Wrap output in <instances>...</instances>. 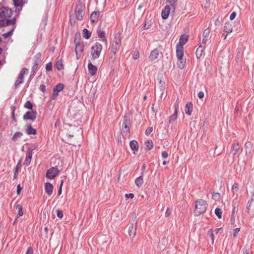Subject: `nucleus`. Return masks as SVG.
<instances>
[{
    "mask_svg": "<svg viewBox=\"0 0 254 254\" xmlns=\"http://www.w3.org/2000/svg\"><path fill=\"white\" fill-rule=\"evenodd\" d=\"M28 69L27 68L24 67L21 70L19 75L17 77L14 84L15 87L16 88H17L19 86V85H20L23 82L24 75L25 73H28Z\"/></svg>",
    "mask_w": 254,
    "mask_h": 254,
    "instance_id": "nucleus-6",
    "label": "nucleus"
},
{
    "mask_svg": "<svg viewBox=\"0 0 254 254\" xmlns=\"http://www.w3.org/2000/svg\"><path fill=\"white\" fill-rule=\"evenodd\" d=\"M252 145L249 141L247 142L245 144L246 154H250L251 152Z\"/></svg>",
    "mask_w": 254,
    "mask_h": 254,
    "instance_id": "nucleus-29",
    "label": "nucleus"
},
{
    "mask_svg": "<svg viewBox=\"0 0 254 254\" xmlns=\"http://www.w3.org/2000/svg\"><path fill=\"white\" fill-rule=\"evenodd\" d=\"M25 3V0H13V3L16 7L23 6Z\"/></svg>",
    "mask_w": 254,
    "mask_h": 254,
    "instance_id": "nucleus-30",
    "label": "nucleus"
},
{
    "mask_svg": "<svg viewBox=\"0 0 254 254\" xmlns=\"http://www.w3.org/2000/svg\"><path fill=\"white\" fill-rule=\"evenodd\" d=\"M16 209L18 210V216H21L23 215L22 207L19 204H17L15 206Z\"/></svg>",
    "mask_w": 254,
    "mask_h": 254,
    "instance_id": "nucleus-36",
    "label": "nucleus"
},
{
    "mask_svg": "<svg viewBox=\"0 0 254 254\" xmlns=\"http://www.w3.org/2000/svg\"><path fill=\"white\" fill-rule=\"evenodd\" d=\"M45 189L46 192L49 195H51L53 191V186L52 184L50 183H46L45 184Z\"/></svg>",
    "mask_w": 254,
    "mask_h": 254,
    "instance_id": "nucleus-18",
    "label": "nucleus"
},
{
    "mask_svg": "<svg viewBox=\"0 0 254 254\" xmlns=\"http://www.w3.org/2000/svg\"><path fill=\"white\" fill-rule=\"evenodd\" d=\"M137 222L135 219L132 220L128 225L127 233L130 238H133L136 234Z\"/></svg>",
    "mask_w": 254,
    "mask_h": 254,
    "instance_id": "nucleus-5",
    "label": "nucleus"
},
{
    "mask_svg": "<svg viewBox=\"0 0 254 254\" xmlns=\"http://www.w3.org/2000/svg\"><path fill=\"white\" fill-rule=\"evenodd\" d=\"M32 151L33 149L31 148H28L27 151L26 158L24 162V165L26 166H29L31 162L32 156Z\"/></svg>",
    "mask_w": 254,
    "mask_h": 254,
    "instance_id": "nucleus-14",
    "label": "nucleus"
},
{
    "mask_svg": "<svg viewBox=\"0 0 254 254\" xmlns=\"http://www.w3.org/2000/svg\"><path fill=\"white\" fill-rule=\"evenodd\" d=\"M33 249H32L31 247H29V248L28 249V250L26 252V254H33Z\"/></svg>",
    "mask_w": 254,
    "mask_h": 254,
    "instance_id": "nucleus-61",
    "label": "nucleus"
},
{
    "mask_svg": "<svg viewBox=\"0 0 254 254\" xmlns=\"http://www.w3.org/2000/svg\"><path fill=\"white\" fill-rule=\"evenodd\" d=\"M192 110V104L191 102L188 103L185 108V112L187 115H190Z\"/></svg>",
    "mask_w": 254,
    "mask_h": 254,
    "instance_id": "nucleus-23",
    "label": "nucleus"
},
{
    "mask_svg": "<svg viewBox=\"0 0 254 254\" xmlns=\"http://www.w3.org/2000/svg\"><path fill=\"white\" fill-rule=\"evenodd\" d=\"M207 202L202 199H199L195 201L194 215L198 216L203 213L207 207Z\"/></svg>",
    "mask_w": 254,
    "mask_h": 254,
    "instance_id": "nucleus-2",
    "label": "nucleus"
},
{
    "mask_svg": "<svg viewBox=\"0 0 254 254\" xmlns=\"http://www.w3.org/2000/svg\"><path fill=\"white\" fill-rule=\"evenodd\" d=\"M56 213L57 216L60 218H62L63 217V212L61 210H60L59 209L56 210Z\"/></svg>",
    "mask_w": 254,
    "mask_h": 254,
    "instance_id": "nucleus-47",
    "label": "nucleus"
},
{
    "mask_svg": "<svg viewBox=\"0 0 254 254\" xmlns=\"http://www.w3.org/2000/svg\"><path fill=\"white\" fill-rule=\"evenodd\" d=\"M130 146L131 149L134 151V153L138 149V144L135 140H132L130 142Z\"/></svg>",
    "mask_w": 254,
    "mask_h": 254,
    "instance_id": "nucleus-27",
    "label": "nucleus"
},
{
    "mask_svg": "<svg viewBox=\"0 0 254 254\" xmlns=\"http://www.w3.org/2000/svg\"><path fill=\"white\" fill-rule=\"evenodd\" d=\"M75 52L76 54V55H78V53H82L84 51V44L80 43H77L75 44Z\"/></svg>",
    "mask_w": 254,
    "mask_h": 254,
    "instance_id": "nucleus-20",
    "label": "nucleus"
},
{
    "mask_svg": "<svg viewBox=\"0 0 254 254\" xmlns=\"http://www.w3.org/2000/svg\"><path fill=\"white\" fill-rule=\"evenodd\" d=\"M41 55L40 53H37L34 57L33 65L32 68V71L34 72L37 69V66L41 61Z\"/></svg>",
    "mask_w": 254,
    "mask_h": 254,
    "instance_id": "nucleus-10",
    "label": "nucleus"
},
{
    "mask_svg": "<svg viewBox=\"0 0 254 254\" xmlns=\"http://www.w3.org/2000/svg\"><path fill=\"white\" fill-rule=\"evenodd\" d=\"M97 33L99 37L101 38L103 41L107 42V39L105 37V33L103 31L98 30L97 31Z\"/></svg>",
    "mask_w": 254,
    "mask_h": 254,
    "instance_id": "nucleus-33",
    "label": "nucleus"
},
{
    "mask_svg": "<svg viewBox=\"0 0 254 254\" xmlns=\"http://www.w3.org/2000/svg\"><path fill=\"white\" fill-rule=\"evenodd\" d=\"M243 254H249V250L248 248H245L242 250Z\"/></svg>",
    "mask_w": 254,
    "mask_h": 254,
    "instance_id": "nucleus-57",
    "label": "nucleus"
},
{
    "mask_svg": "<svg viewBox=\"0 0 254 254\" xmlns=\"http://www.w3.org/2000/svg\"><path fill=\"white\" fill-rule=\"evenodd\" d=\"M12 25V27L11 29L9 32H7V33H5L2 34V36L4 37V38L6 39L12 35V32L15 28V26L14 25V24Z\"/></svg>",
    "mask_w": 254,
    "mask_h": 254,
    "instance_id": "nucleus-31",
    "label": "nucleus"
},
{
    "mask_svg": "<svg viewBox=\"0 0 254 254\" xmlns=\"http://www.w3.org/2000/svg\"><path fill=\"white\" fill-rule=\"evenodd\" d=\"M177 57L178 60H182L184 56V47L176 46Z\"/></svg>",
    "mask_w": 254,
    "mask_h": 254,
    "instance_id": "nucleus-17",
    "label": "nucleus"
},
{
    "mask_svg": "<svg viewBox=\"0 0 254 254\" xmlns=\"http://www.w3.org/2000/svg\"><path fill=\"white\" fill-rule=\"evenodd\" d=\"M88 69L89 74L91 76H94L96 75L97 71V67L94 65L92 64L91 63L88 64Z\"/></svg>",
    "mask_w": 254,
    "mask_h": 254,
    "instance_id": "nucleus-15",
    "label": "nucleus"
},
{
    "mask_svg": "<svg viewBox=\"0 0 254 254\" xmlns=\"http://www.w3.org/2000/svg\"><path fill=\"white\" fill-rule=\"evenodd\" d=\"M205 47H203L202 46H199V47L196 50V56L197 58L199 59L202 54L203 52Z\"/></svg>",
    "mask_w": 254,
    "mask_h": 254,
    "instance_id": "nucleus-28",
    "label": "nucleus"
},
{
    "mask_svg": "<svg viewBox=\"0 0 254 254\" xmlns=\"http://www.w3.org/2000/svg\"><path fill=\"white\" fill-rule=\"evenodd\" d=\"M121 43V39L119 34H115L111 46V52L114 54V60H115L116 54L119 51Z\"/></svg>",
    "mask_w": 254,
    "mask_h": 254,
    "instance_id": "nucleus-3",
    "label": "nucleus"
},
{
    "mask_svg": "<svg viewBox=\"0 0 254 254\" xmlns=\"http://www.w3.org/2000/svg\"><path fill=\"white\" fill-rule=\"evenodd\" d=\"M207 235L208 237H211V238H213L214 237V233L212 230H209L207 232Z\"/></svg>",
    "mask_w": 254,
    "mask_h": 254,
    "instance_id": "nucleus-52",
    "label": "nucleus"
},
{
    "mask_svg": "<svg viewBox=\"0 0 254 254\" xmlns=\"http://www.w3.org/2000/svg\"><path fill=\"white\" fill-rule=\"evenodd\" d=\"M76 16L78 20H81L83 18L84 15V11H83L81 5H78L75 8Z\"/></svg>",
    "mask_w": 254,
    "mask_h": 254,
    "instance_id": "nucleus-13",
    "label": "nucleus"
},
{
    "mask_svg": "<svg viewBox=\"0 0 254 254\" xmlns=\"http://www.w3.org/2000/svg\"><path fill=\"white\" fill-rule=\"evenodd\" d=\"M12 15L11 9L3 7L0 9V27L15 24V18H10Z\"/></svg>",
    "mask_w": 254,
    "mask_h": 254,
    "instance_id": "nucleus-1",
    "label": "nucleus"
},
{
    "mask_svg": "<svg viewBox=\"0 0 254 254\" xmlns=\"http://www.w3.org/2000/svg\"><path fill=\"white\" fill-rule=\"evenodd\" d=\"M139 53L138 52H134L132 55V57L134 59L136 60L139 58Z\"/></svg>",
    "mask_w": 254,
    "mask_h": 254,
    "instance_id": "nucleus-58",
    "label": "nucleus"
},
{
    "mask_svg": "<svg viewBox=\"0 0 254 254\" xmlns=\"http://www.w3.org/2000/svg\"><path fill=\"white\" fill-rule=\"evenodd\" d=\"M91 32H90L87 29L83 30V36L86 39H88L91 36Z\"/></svg>",
    "mask_w": 254,
    "mask_h": 254,
    "instance_id": "nucleus-35",
    "label": "nucleus"
},
{
    "mask_svg": "<svg viewBox=\"0 0 254 254\" xmlns=\"http://www.w3.org/2000/svg\"><path fill=\"white\" fill-rule=\"evenodd\" d=\"M215 213L219 218L222 217V210L219 208H216L215 210Z\"/></svg>",
    "mask_w": 254,
    "mask_h": 254,
    "instance_id": "nucleus-42",
    "label": "nucleus"
},
{
    "mask_svg": "<svg viewBox=\"0 0 254 254\" xmlns=\"http://www.w3.org/2000/svg\"><path fill=\"white\" fill-rule=\"evenodd\" d=\"M175 111L173 114L170 116L169 123L170 124H173L176 121L178 116V110L179 108V104L177 101L174 104Z\"/></svg>",
    "mask_w": 254,
    "mask_h": 254,
    "instance_id": "nucleus-11",
    "label": "nucleus"
},
{
    "mask_svg": "<svg viewBox=\"0 0 254 254\" xmlns=\"http://www.w3.org/2000/svg\"><path fill=\"white\" fill-rule=\"evenodd\" d=\"M63 183H64V181L62 180L61 182V185L60 186V187H59V190H58V194L59 195H61V194L62 193V186H63Z\"/></svg>",
    "mask_w": 254,
    "mask_h": 254,
    "instance_id": "nucleus-53",
    "label": "nucleus"
},
{
    "mask_svg": "<svg viewBox=\"0 0 254 254\" xmlns=\"http://www.w3.org/2000/svg\"><path fill=\"white\" fill-rule=\"evenodd\" d=\"M239 188V185L237 183H235L232 186V190L234 193H235V192H237Z\"/></svg>",
    "mask_w": 254,
    "mask_h": 254,
    "instance_id": "nucleus-45",
    "label": "nucleus"
},
{
    "mask_svg": "<svg viewBox=\"0 0 254 254\" xmlns=\"http://www.w3.org/2000/svg\"><path fill=\"white\" fill-rule=\"evenodd\" d=\"M26 132L28 134L35 135L36 133V130L33 128L31 125H27L26 128Z\"/></svg>",
    "mask_w": 254,
    "mask_h": 254,
    "instance_id": "nucleus-25",
    "label": "nucleus"
},
{
    "mask_svg": "<svg viewBox=\"0 0 254 254\" xmlns=\"http://www.w3.org/2000/svg\"><path fill=\"white\" fill-rule=\"evenodd\" d=\"M59 171L57 167H52L47 170L46 177L49 179H53L58 175Z\"/></svg>",
    "mask_w": 254,
    "mask_h": 254,
    "instance_id": "nucleus-8",
    "label": "nucleus"
},
{
    "mask_svg": "<svg viewBox=\"0 0 254 254\" xmlns=\"http://www.w3.org/2000/svg\"><path fill=\"white\" fill-rule=\"evenodd\" d=\"M134 196V195L133 193H128V194H126V197L127 198H133Z\"/></svg>",
    "mask_w": 254,
    "mask_h": 254,
    "instance_id": "nucleus-59",
    "label": "nucleus"
},
{
    "mask_svg": "<svg viewBox=\"0 0 254 254\" xmlns=\"http://www.w3.org/2000/svg\"><path fill=\"white\" fill-rule=\"evenodd\" d=\"M235 208H234L233 209V211H232L231 218V220L233 222L235 221Z\"/></svg>",
    "mask_w": 254,
    "mask_h": 254,
    "instance_id": "nucleus-54",
    "label": "nucleus"
},
{
    "mask_svg": "<svg viewBox=\"0 0 254 254\" xmlns=\"http://www.w3.org/2000/svg\"><path fill=\"white\" fill-rule=\"evenodd\" d=\"M129 118L128 117L125 116L124 118L123 122V130L125 135L127 136L130 135V131L128 127V125L129 124Z\"/></svg>",
    "mask_w": 254,
    "mask_h": 254,
    "instance_id": "nucleus-7",
    "label": "nucleus"
},
{
    "mask_svg": "<svg viewBox=\"0 0 254 254\" xmlns=\"http://www.w3.org/2000/svg\"><path fill=\"white\" fill-rule=\"evenodd\" d=\"M143 183V180L142 176H141L138 178H137L135 180V184L138 187H140L141 186Z\"/></svg>",
    "mask_w": 254,
    "mask_h": 254,
    "instance_id": "nucleus-32",
    "label": "nucleus"
},
{
    "mask_svg": "<svg viewBox=\"0 0 254 254\" xmlns=\"http://www.w3.org/2000/svg\"><path fill=\"white\" fill-rule=\"evenodd\" d=\"M171 213V211L170 210L169 208H168L165 212V216L166 217H168L170 215Z\"/></svg>",
    "mask_w": 254,
    "mask_h": 254,
    "instance_id": "nucleus-56",
    "label": "nucleus"
},
{
    "mask_svg": "<svg viewBox=\"0 0 254 254\" xmlns=\"http://www.w3.org/2000/svg\"><path fill=\"white\" fill-rule=\"evenodd\" d=\"M102 50V45L96 42L92 47L91 50V55L92 59L93 60L99 58L100 53Z\"/></svg>",
    "mask_w": 254,
    "mask_h": 254,
    "instance_id": "nucleus-4",
    "label": "nucleus"
},
{
    "mask_svg": "<svg viewBox=\"0 0 254 254\" xmlns=\"http://www.w3.org/2000/svg\"><path fill=\"white\" fill-rule=\"evenodd\" d=\"M198 97L199 98H202L204 97V93L202 91H199L198 93Z\"/></svg>",
    "mask_w": 254,
    "mask_h": 254,
    "instance_id": "nucleus-64",
    "label": "nucleus"
},
{
    "mask_svg": "<svg viewBox=\"0 0 254 254\" xmlns=\"http://www.w3.org/2000/svg\"><path fill=\"white\" fill-rule=\"evenodd\" d=\"M64 88V86L62 83L58 84L54 87L53 92V98L55 99L58 95L59 92L62 91Z\"/></svg>",
    "mask_w": 254,
    "mask_h": 254,
    "instance_id": "nucleus-12",
    "label": "nucleus"
},
{
    "mask_svg": "<svg viewBox=\"0 0 254 254\" xmlns=\"http://www.w3.org/2000/svg\"><path fill=\"white\" fill-rule=\"evenodd\" d=\"M208 38H205V37H203L202 42L200 44V46H202L203 47H205L206 46V42L208 41Z\"/></svg>",
    "mask_w": 254,
    "mask_h": 254,
    "instance_id": "nucleus-46",
    "label": "nucleus"
},
{
    "mask_svg": "<svg viewBox=\"0 0 254 254\" xmlns=\"http://www.w3.org/2000/svg\"><path fill=\"white\" fill-rule=\"evenodd\" d=\"M170 12V7L169 5H166L162 11V18L163 19H166L168 18Z\"/></svg>",
    "mask_w": 254,
    "mask_h": 254,
    "instance_id": "nucleus-16",
    "label": "nucleus"
},
{
    "mask_svg": "<svg viewBox=\"0 0 254 254\" xmlns=\"http://www.w3.org/2000/svg\"><path fill=\"white\" fill-rule=\"evenodd\" d=\"M15 110V108L14 107H13L12 108V120H13L14 122H15V121H16V119H15V115H14Z\"/></svg>",
    "mask_w": 254,
    "mask_h": 254,
    "instance_id": "nucleus-55",
    "label": "nucleus"
},
{
    "mask_svg": "<svg viewBox=\"0 0 254 254\" xmlns=\"http://www.w3.org/2000/svg\"><path fill=\"white\" fill-rule=\"evenodd\" d=\"M39 89L43 93H45L46 92V86L45 85L42 84V85H40Z\"/></svg>",
    "mask_w": 254,
    "mask_h": 254,
    "instance_id": "nucleus-51",
    "label": "nucleus"
},
{
    "mask_svg": "<svg viewBox=\"0 0 254 254\" xmlns=\"http://www.w3.org/2000/svg\"><path fill=\"white\" fill-rule=\"evenodd\" d=\"M254 201V194H253L251 197V199L249 200L248 201V205H247V209L248 210V211H249L250 209V207H251V205H252V202Z\"/></svg>",
    "mask_w": 254,
    "mask_h": 254,
    "instance_id": "nucleus-40",
    "label": "nucleus"
},
{
    "mask_svg": "<svg viewBox=\"0 0 254 254\" xmlns=\"http://www.w3.org/2000/svg\"><path fill=\"white\" fill-rule=\"evenodd\" d=\"M233 26L230 22H226L224 27V31L227 34L231 33L233 31Z\"/></svg>",
    "mask_w": 254,
    "mask_h": 254,
    "instance_id": "nucleus-22",
    "label": "nucleus"
},
{
    "mask_svg": "<svg viewBox=\"0 0 254 254\" xmlns=\"http://www.w3.org/2000/svg\"><path fill=\"white\" fill-rule=\"evenodd\" d=\"M240 228H236L234 229V237H236L237 236V234L240 232Z\"/></svg>",
    "mask_w": 254,
    "mask_h": 254,
    "instance_id": "nucleus-62",
    "label": "nucleus"
},
{
    "mask_svg": "<svg viewBox=\"0 0 254 254\" xmlns=\"http://www.w3.org/2000/svg\"><path fill=\"white\" fill-rule=\"evenodd\" d=\"M22 135L23 134L21 132H16L14 134L12 137V140L14 141H16L17 140V138L21 137Z\"/></svg>",
    "mask_w": 254,
    "mask_h": 254,
    "instance_id": "nucleus-39",
    "label": "nucleus"
},
{
    "mask_svg": "<svg viewBox=\"0 0 254 254\" xmlns=\"http://www.w3.org/2000/svg\"><path fill=\"white\" fill-rule=\"evenodd\" d=\"M52 69V63L51 62L50 63H48V64H47L46 65V69L47 70V71H51Z\"/></svg>",
    "mask_w": 254,
    "mask_h": 254,
    "instance_id": "nucleus-49",
    "label": "nucleus"
},
{
    "mask_svg": "<svg viewBox=\"0 0 254 254\" xmlns=\"http://www.w3.org/2000/svg\"><path fill=\"white\" fill-rule=\"evenodd\" d=\"M24 107L25 108L32 110L33 108V104L30 101H27L25 103Z\"/></svg>",
    "mask_w": 254,
    "mask_h": 254,
    "instance_id": "nucleus-41",
    "label": "nucleus"
},
{
    "mask_svg": "<svg viewBox=\"0 0 254 254\" xmlns=\"http://www.w3.org/2000/svg\"><path fill=\"white\" fill-rule=\"evenodd\" d=\"M188 40V37L187 35H182L179 39V42L177 44V46L183 47V46L187 42Z\"/></svg>",
    "mask_w": 254,
    "mask_h": 254,
    "instance_id": "nucleus-19",
    "label": "nucleus"
},
{
    "mask_svg": "<svg viewBox=\"0 0 254 254\" xmlns=\"http://www.w3.org/2000/svg\"><path fill=\"white\" fill-rule=\"evenodd\" d=\"M152 131H153L152 127L147 128L145 130L146 135H148Z\"/></svg>",
    "mask_w": 254,
    "mask_h": 254,
    "instance_id": "nucleus-50",
    "label": "nucleus"
},
{
    "mask_svg": "<svg viewBox=\"0 0 254 254\" xmlns=\"http://www.w3.org/2000/svg\"><path fill=\"white\" fill-rule=\"evenodd\" d=\"M170 5L175 8L176 3L178 0H167Z\"/></svg>",
    "mask_w": 254,
    "mask_h": 254,
    "instance_id": "nucleus-48",
    "label": "nucleus"
},
{
    "mask_svg": "<svg viewBox=\"0 0 254 254\" xmlns=\"http://www.w3.org/2000/svg\"><path fill=\"white\" fill-rule=\"evenodd\" d=\"M159 56V52L157 50L155 49L153 50L150 55L149 58L151 61L155 60Z\"/></svg>",
    "mask_w": 254,
    "mask_h": 254,
    "instance_id": "nucleus-26",
    "label": "nucleus"
},
{
    "mask_svg": "<svg viewBox=\"0 0 254 254\" xmlns=\"http://www.w3.org/2000/svg\"><path fill=\"white\" fill-rule=\"evenodd\" d=\"M239 149L240 145L239 143L232 144L231 153L233 154V156L237 154Z\"/></svg>",
    "mask_w": 254,
    "mask_h": 254,
    "instance_id": "nucleus-21",
    "label": "nucleus"
},
{
    "mask_svg": "<svg viewBox=\"0 0 254 254\" xmlns=\"http://www.w3.org/2000/svg\"><path fill=\"white\" fill-rule=\"evenodd\" d=\"M100 14L99 11L93 12L90 15V20L93 23L97 22L98 19V16Z\"/></svg>",
    "mask_w": 254,
    "mask_h": 254,
    "instance_id": "nucleus-24",
    "label": "nucleus"
},
{
    "mask_svg": "<svg viewBox=\"0 0 254 254\" xmlns=\"http://www.w3.org/2000/svg\"><path fill=\"white\" fill-rule=\"evenodd\" d=\"M210 33V30L209 28H207L204 30L203 33V37L205 38H208Z\"/></svg>",
    "mask_w": 254,
    "mask_h": 254,
    "instance_id": "nucleus-44",
    "label": "nucleus"
},
{
    "mask_svg": "<svg viewBox=\"0 0 254 254\" xmlns=\"http://www.w3.org/2000/svg\"><path fill=\"white\" fill-rule=\"evenodd\" d=\"M212 198L216 201L219 200L220 199V194L219 193H214L212 195Z\"/></svg>",
    "mask_w": 254,
    "mask_h": 254,
    "instance_id": "nucleus-43",
    "label": "nucleus"
},
{
    "mask_svg": "<svg viewBox=\"0 0 254 254\" xmlns=\"http://www.w3.org/2000/svg\"><path fill=\"white\" fill-rule=\"evenodd\" d=\"M145 149H146L148 150H151L153 146V142L152 140H148L145 142Z\"/></svg>",
    "mask_w": 254,
    "mask_h": 254,
    "instance_id": "nucleus-34",
    "label": "nucleus"
},
{
    "mask_svg": "<svg viewBox=\"0 0 254 254\" xmlns=\"http://www.w3.org/2000/svg\"><path fill=\"white\" fill-rule=\"evenodd\" d=\"M56 66L58 70H61L64 68V65L63 64L62 61L59 60L56 64Z\"/></svg>",
    "mask_w": 254,
    "mask_h": 254,
    "instance_id": "nucleus-37",
    "label": "nucleus"
},
{
    "mask_svg": "<svg viewBox=\"0 0 254 254\" xmlns=\"http://www.w3.org/2000/svg\"><path fill=\"white\" fill-rule=\"evenodd\" d=\"M236 16V13L235 12H232L230 16V19L231 20H233Z\"/></svg>",
    "mask_w": 254,
    "mask_h": 254,
    "instance_id": "nucleus-60",
    "label": "nucleus"
},
{
    "mask_svg": "<svg viewBox=\"0 0 254 254\" xmlns=\"http://www.w3.org/2000/svg\"><path fill=\"white\" fill-rule=\"evenodd\" d=\"M37 112L36 111H28L23 116L24 120L34 121L36 118Z\"/></svg>",
    "mask_w": 254,
    "mask_h": 254,
    "instance_id": "nucleus-9",
    "label": "nucleus"
},
{
    "mask_svg": "<svg viewBox=\"0 0 254 254\" xmlns=\"http://www.w3.org/2000/svg\"><path fill=\"white\" fill-rule=\"evenodd\" d=\"M178 66L180 69H183L185 67L186 61L182 60H178Z\"/></svg>",
    "mask_w": 254,
    "mask_h": 254,
    "instance_id": "nucleus-38",
    "label": "nucleus"
},
{
    "mask_svg": "<svg viewBox=\"0 0 254 254\" xmlns=\"http://www.w3.org/2000/svg\"><path fill=\"white\" fill-rule=\"evenodd\" d=\"M162 156L164 158H166L168 156V154L166 151H163L162 152Z\"/></svg>",
    "mask_w": 254,
    "mask_h": 254,
    "instance_id": "nucleus-63",
    "label": "nucleus"
}]
</instances>
